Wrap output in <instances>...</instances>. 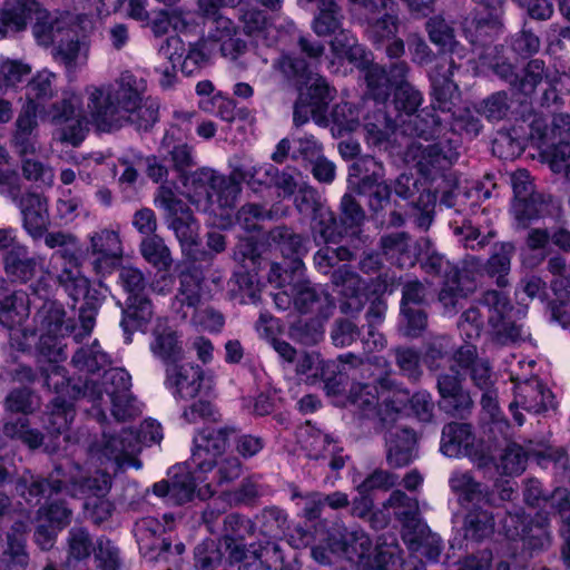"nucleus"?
<instances>
[{"label": "nucleus", "mask_w": 570, "mask_h": 570, "mask_svg": "<svg viewBox=\"0 0 570 570\" xmlns=\"http://www.w3.org/2000/svg\"><path fill=\"white\" fill-rule=\"evenodd\" d=\"M298 440L302 448L307 451L308 456L313 459L325 456L324 452L332 445L330 436L322 433L309 423L301 428Z\"/></svg>", "instance_id": "nucleus-49"}, {"label": "nucleus", "mask_w": 570, "mask_h": 570, "mask_svg": "<svg viewBox=\"0 0 570 570\" xmlns=\"http://www.w3.org/2000/svg\"><path fill=\"white\" fill-rule=\"evenodd\" d=\"M423 101L422 94L411 83H402L394 91V105L406 115H414Z\"/></svg>", "instance_id": "nucleus-64"}, {"label": "nucleus", "mask_w": 570, "mask_h": 570, "mask_svg": "<svg viewBox=\"0 0 570 570\" xmlns=\"http://www.w3.org/2000/svg\"><path fill=\"white\" fill-rule=\"evenodd\" d=\"M161 149L170 156L174 168L178 171H184L194 165L191 147L186 142H176L173 135H165Z\"/></svg>", "instance_id": "nucleus-55"}, {"label": "nucleus", "mask_w": 570, "mask_h": 570, "mask_svg": "<svg viewBox=\"0 0 570 570\" xmlns=\"http://www.w3.org/2000/svg\"><path fill=\"white\" fill-rule=\"evenodd\" d=\"M153 491L158 497L167 498L174 504L189 502L195 493V483L190 474L175 475L173 481H159L154 484Z\"/></svg>", "instance_id": "nucleus-30"}, {"label": "nucleus", "mask_w": 570, "mask_h": 570, "mask_svg": "<svg viewBox=\"0 0 570 570\" xmlns=\"http://www.w3.org/2000/svg\"><path fill=\"white\" fill-rule=\"evenodd\" d=\"M454 68V61L450 60L448 73L433 78L434 107L442 111L452 112L458 99V86L452 80Z\"/></svg>", "instance_id": "nucleus-34"}, {"label": "nucleus", "mask_w": 570, "mask_h": 570, "mask_svg": "<svg viewBox=\"0 0 570 570\" xmlns=\"http://www.w3.org/2000/svg\"><path fill=\"white\" fill-rule=\"evenodd\" d=\"M39 4L35 0L8 2L0 13V38L9 32H19L27 27L32 13H38Z\"/></svg>", "instance_id": "nucleus-24"}, {"label": "nucleus", "mask_w": 570, "mask_h": 570, "mask_svg": "<svg viewBox=\"0 0 570 570\" xmlns=\"http://www.w3.org/2000/svg\"><path fill=\"white\" fill-rule=\"evenodd\" d=\"M94 550V542L87 529L73 527L69 530L67 537V560L66 567L72 561H82L90 557Z\"/></svg>", "instance_id": "nucleus-40"}, {"label": "nucleus", "mask_w": 570, "mask_h": 570, "mask_svg": "<svg viewBox=\"0 0 570 570\" xmlns=\"http://www.w3.org/2000/svg\"><path fill=\"white\" fill-rule=\"evenodd\" d=\"M166 384L181 400L194 399L200 391L204 371L198 365H171L166 370Z\"/></svg>", "instance_id": "nucleus-13"}, {"label": "nucleus", "mask_w": 570, "mask_h": 570, "mask_svg": "<svg viewBox=\"0 0 570 570\" xmlns=\"http://www.w3.org/2000/svg\"><path fill=\"white\" fill-rule=\"evenodd\" d=\"M66 441L82 446L90 456L101 463L114 461L118 466H140L137 459L140 451L139 438L130 430H124L118 435L104 433L100 441H92L89 430L80 428L75 433L67 434Z\"/></svg>", "instance_id": "nucleus-4"}, {"label": "nucleus", "mask_w": 570, "mask_h": 570, "mask_svg": "<svg viewBox=\"0 0 570 570\" xmlns=\"http://www.w3.org/2000/svg\"><path fill=\"white\" fill-rule=\"evenodd\" d=\"M366 214L355 196L346 193L340 203V220L346 228H355L363 225Z\"/></svg>", "instance_id": "nucleus-58"}, {"label": "nucleus", "mask_w": 570, "mask_h": 570, "mask_svg": "<svg viewBox=\"0 0 570 570\" xmlns=\"http://www.w3.org/2000/svg\"><path fill=\"white\" fill-rule=\"evenodd\" d=\"M276 67L288 79H297L307 86V92L303 95L311 102L312 117L317 125L326 126L325 111L332 100L331 88L326 80L317 73L307 71V63L301 58L282 56Z\"/></svg>", "instance_id": "nucleus-5"}, {"label": "nucleus", "mask_w": 570, "mask_h": 570, "mask_svg": "<svg viewBox=\"0 0 570 570\" xmlns=\"http://www.w3.org/2000/svg\"><path fill=\"white\" fill-rule=\"evenodd\" d=\"M402 537L411 551L421 552L429 560L439 558L441 540L419 517L403 524Z\"/></svg>", "instance_id": "nucleus-14"}, {"label": "nucleus", "mask_w": 570, "mask_h": 570, "mask_svg": "<svg viewBox=\"0 0 570 570\" xmlns=\"http://www.w3.org/2000/svg\"><path fill=\"white\" fill-rule=\"evenodd\" d=\"M71 362L80 371L95 373L109 363V357L95 342L90 346L80 347L72 356Z\"/></svg>", "instance_id": "nucleus-50"}, {"label": "nucleus", "mask_w": 570, "mask_h": 570, "mask_svg": "<svg viewBox=\"0 0 570 570\" xmlns=\"http://www.w3.org/2000/svg\"><path fill=\"white\" fill-rule=\"evenodd\" d=\"M130 375L122 368H110L104 373L101 385L110 400L130 392Z\"/></svg>", "instance_id": "nucleus-60"}, {"label": "nucleus", "mask_w": 570, "mask_h": 570, "mask_svg": "<svg viewBox=\"0 0 570 570\" xmlns=\"http://www.w3.org/2000/svg\"><path fill=\"white\" fill-rule=\"evenodd\" d=\"M170 228L174 230L183 250H190L198 244V225L189 208L170 217Z\"/></svg>", "instance_id": "nucleus-37"}, {"label": "nucleus", "mask_w": 570, "mask_h": 570, "mask_svg": "<svg viewBox=\"0 0 570 570\" xmlns=\"http://www.w3.org/2000/svg\"><path fill=\"white\" fill-rule=\"evenodd\" d=\"M544 450L543 444L534 446L532 442L527 446L509 443L500 456L499 469L505 475H519L524 472L530 458H544Z\"/></svg>", "instance_id": "nucleus-21"}, {"label": "nucleus", "mask_w": 570, "mask_h": 570, "mask_svg": "<svg viewBox=\"0 0 570 570\" xmlns=\"http://www.w3.org/2000/svg\"><path fill=\"white\" fill-rule=\"evenodd\" d=\"M351 177H360L356 183L351 181L352 189L361 196L367 197L371 210L380 212L390 202L391 188L384 181L383 166L371 156L360 157L350 168Z\"/></svg>", "instance_id": "nucleus-6"}, {"label": "nucleus", "mask_w": 570, "mask_h": 570, "mask_svg": "<svg viewBox=\"0 0 570 570\" xmlns=\"http://www.w3.org/2000/svg\"><path fill=\"white\" fill-rule=\"evenodd\" d=\"M151 352L165 362H176L183 355V347L177 332L165 318H158L153 330Z\"/></svg>", "instance_id": "nucleus-22"}, {"label": "nucleus", "mask_w": 570, "mask_h": 570, "mask_svg": "<svg viewBox=\"0 0 570 570\" xmlns=\"http://www.w3.org/2000/svg\"><path fill=\"white\" fill-rule=\"evenodd\" d=\"M365 80L367 83L368 94L374 100L384 102L389 99L392 86L390 83L387 71L383 67L379 65H372L368 67L366 70Z\"/></svg>", "instance_id": "nucleus-53"}, {"label": "nucleus", "mask_w": 570, "mask_h": 570, "mask_svg": "<svg viewBox=\"0 0 570 570\" xmlns=\"http://www.w3.org/2000/svg\"><path fill=\"white\" fill-rule=\"evenodd\" d=\"M75 414L72 403L58 395L51 401V410L48 413L45 428L51 435L66 433L75 419Z\"/></svg>", "instance_id": "nucleus-35"}, {"label": "nucleus", "mask_w": 570, "mask_h": 570, "mask_svg": "<svg viewBox=\"0 0 570 570\" xmlns=\"http://www.w3.org/2000/svg\"><path fill=\"white\" fill-rule=\"evenodd\" d=\"M514 246L511 243H501L495 246L494 252L484 264L485 274L494 279L498 287L509 286V274L511 271V259L514 254Z\"/></svg>", "instance_id": "nucleus-29"}, {"label": "nucleus", "mask_w": 570, "mask_h": 570, "mask_svg": "<svg viewBox=\"0 0 570 570\" xmlns=\"http://www.w3.org/2000/svg\"><path fill=\"white\" fill-rule=\"evenodd\" d=\"M27 528L24 521L18 520L12 523L6 533V547L2 554L8 567L26 569L29 564L26 538Z\"/></svg>", "instance_id": "nucleus-25"}, {"label": "nucleus", "mask_w": 570, "mask_h": 570, "mask_svg": "<svg viewBox=\"0 0 570 570\" xmlns=\"http://www.w3.org/2000/svg\"><path fill=\"white\" fill-rule=\"evenodd\" d=\"M80 326L73 318L67 317L65 309L56 302L46 301L35 315L36 331L39 333L37 350L50 363L67 358L65 338L75 333V341L80 342L90 334L95 326L92 309H80Z\"/></svg>", "instance_id": "nucleus-2"}, {"label": "nucleus", "mask_w": 570, "mask_h": 570, "mask_svg": "<svg viewBox=\"0 0 570 570\" xmlns=\"http://www.w3.org/2000/svg\"><path fill=\"white\" fill-rule=\"evenodd\" d=\"M268 240L278 246L284 256H298L306 252L304 238L286 226L273 228L268 234Z\"/></svg>", "instance_id": "nucleus-44"}, {"label": "nucleus", "mask_w": 570, "mask_h": 570, "mask_svg": "<svg viewBox=\"0 0 570 570\" xmlns=\"http://www.w3.org/2000/svg\"><path fill=\"white\" fill-rule=\"evenodd\" d=\"M86 94L88 116L80 95L72 89L63 90L61 98L49 106V120L61 144L79 146L90 122L98 131L110 132L127 121L148 129L158 119V105L144 98L141 82L129 72L121 73L115 83L89 86Z\"/></svg>", "instance_id": "nucleus-1"}, {"label": "nucleus", "mask_w": 570, "mask_h": 570, "mask_svg": "<svg viewBox=\"0 0 570 570\" xmlns=\"http://www.w3.org/2000/svg\"><path fill=\"white\" fill-rule=\"evenodd\" d=\"M212 51V43L205 39H200L190 45L181 63V71L187 76L193 75L195 71L207 65Z\"/></svg>", "instance_id": "nucleus-56"}, {"label": "nucleus", "mask_w": 570, "mask_h": 570, "mask_svg": "<svg viewBox=\"0 0 570 570\" xmlns=\"http://www.w3.org/2000/svg\"><path fill=\"white\" fill-rule=\"evenodd\" d=\"M20 208L23 226L33 239L45 235L49 226L47 199L39 194L29 193L21 197Z\"/></svg>", "instance_id": "nucleus-18"}, {"label": "nucleus", "mask_w": 570, "mask_h": 570, "mask_svg": "<svg viewBox=\"0 0 570 570\" xmlns=\"http://www.w3.org/2000/svg\"><path fill=\"white\" fill-rule=\"evenodd\" d=\"M3 263L6 273L21 282L31 279L38 265L37 259L30 257L27 247L22 245L12 246L6 253Z\"/></svg>", "instance_id": "nucleus-31"}, {"label": "nucleus", "mask_w": 570, "mask_h": 570, "mask_svg": "<svg viewBox=\"0 0 570 570\" xmlns=\"http://www.w3.org/2000/svg\"><path fill=\"white\" fill-rule=\"evenodd\" d=\"M494 518L491 512L483 509H473L464 520L465 538L476 542L490 538L494 532Z\"/></svg>", "instance_id": "nucleus-38"}, {"label": "nucleus", "mask_w": 570, "mask_h": 570, "mask_svg": "<svg viewBox=\"0 0 570 570\" xmlns=\"http://www.w3.org/2000/svg\"><path fill=\"white\" fill-rule=\"evenodd\" d=\"M436 204V195L431 190H423L417 200L412 203L417 227L426 230L434 217V209Z\"/></svg>", "instance_id": "nucleus-62"}, {"label": "nucleus", "mask_w": 570, "mask_h": 570, "mask_svg": "<svg viewBox=\"0 0 570 570\" xmlns=\"http://www.w3.org/2000/svg\"><path fill=\"white\" fill-rule=\"evenodd\" d=\"M384 510L392 509L395 518L402 524L414 520L420 515L419 502L416 499L410 498L401 490H394L390 498L383 503Z\"/></svg>", "instance_id": "nucleus-46"}, {"label": "nucleus", "mask_w": 570, "mask_h": 570, "mask_svg": "<svg viewBox=\"0 0 570 570\" xmlns=\"http://www.w3.org/2000/svg\"><path fill=\"white\" fill-rule=\"evenodd\" d=\"M62 481L24 471L16 481L17 493L28 503L38 504L43 498L61 491Z\"/></svg>", "instance_id": "nucleus-20"}, {"label": "nucleus", "mask_w": 570, "mask_h": 570, "mask_svg": "<svg viewBox=\"0 0 570 570\" xmlns=\"http://www.w3.org/2000/svg\"><path fill=\"white\" fill-rule=\"evenodd\" d=\"M236 432L237 429L229 425L204 430L196 439L191 455L194 464L203 471L210 470L216 458L227 449L229 438Z\"/></svg>", "instance_id": "nucleus-9"}, {"label": "nucleus", "mask_w": 570, "mask_h": 570, "mask_svg": "<svg viewBox=\"0 0 570 570\" xmlns=\"http://www.w3.org/2000/svg\"><path fill=\"white\" fill-rule=\"evenodd\" d=\"M57 76L55 72L43 69L36 75L27 83L26 98L27 102H40L51 100L57 95L55 81Z\"/></svg>", "instance_id": "nucleus-39"}, {"label": "nucleus", "mask_w": 570, "mask_h": 570, "mask_svg": "<svg viewBox=\"0 0 570 570\" xmlns=\"http://www.w3.org/2000/svg\"><path fill=\"white\" fill-rule=\"evenodd\" d=\"M29 298L22 291H12L0 297V324L12 328L21 325L29 316Z\"/></svg>", "instance_id": "nucleus-28"}, {"label": "nucleus", "mask_w": 570, "mask_h": 570, "mask_svg": "<svg viewBox=\"0 0 570 570\" xmlns=\"http://www.w3.org/2000/svg\"><path fill=\"white\" fill-rule=\"evenodd\" d=\"M3 434L21 441L31 450L40 448L43 443V434L39 430L30 428V422L24 416L4 422Z\"/></svg>", "instance_id": "nucleus-41"}, {"label": "nucleus", "mask_w": 570, "mask_h": 570, "mask_svg": "<svg viewBox=\"0 0 570 570\" xmlns=\"http://www.w3.org/2000/svg\"><path fill=\"white\" fill-rule=\"evenodd\" d=\"M90 253L96 256L95 269L100 273L111 268L122 256L119 234L111 229H101L90 237Z\"/></svg>", "instance_id": "nucleus-16"}, {"label": "nucleus", "mask_w": 570, "mask_h": 570, "mask_svg": "<svg viewBox=\"0 0 570 570\" xmlns=\"http://www.w3.org/2000/svg\"><path fill=\"white\" fill-rule=\"evenodd\" d=\"M410 243L411 236L406 232H394L381 236L379 245L384 256L403 266L404 258H410Z\"/></svg>", "instance_id": "nucleus-45"}, {"label": "nucleus", "mask_w": 570, "mask_h": 570, "mask_svg": "<svg viewBox=\"0 0 570 570\" xmlns=\"http://www.w3.org/2000/svg\"><path fill=\"white\" fill-rule=\"evenodd\" d=\"M480 443L469 423L450 422L445 424L441 433V452L449 458L479 455Z\"/></svg>", "instance_id": "nucleus-10"}, {"label": "nucleus", "mask_w": 570, "mask_h": 570, "mask_svg": "<svg viewBox=\"0 0 570 570\" xmlns=\"http://www.w3.org/2000/svg\"><path fill=\"white\" fill-rule=\"evenodd\" d=\"M94 28L91 19L87 14L62 12L53 14L40 9L32 27V33L40 46L48 47L69 33L78 30L89 32Z\"/></svg>", "instance_id": "nucleus-7"}, {"label": "nucleus", "mask_w": 570, "mask_h": 570, "mask_svg": "<svg viewBox=\"0 0 570 570\" xmlns=\"http://www.w3.org/2000/svg\"><path fill=\"white\" fill-rule=\"evenodd\" d=\"M321 247L314 255L315 267L323 272L328 273L340 262H347L353 259V253L345 246L332 247L328 243Z\"/></svg>", "instance_id": "nucleus-54"}, {"label": "nucleus", "mask_w": 570, "mask_h": 570, "mask_svg": "<svg viewBox=\"0 0 570 570\" xmlns=\"http://www.w3.org/2000/svg\"><path fill=\"white\" fill-rule=\"evenodd\" d=\"M511 184L517 199L514 204L515 217L518 220L525 224L537 216L535 208L529 203L533 191L529 173L525 169L514 171L511 175Z\"/></svg>", "instance_id": "nucleus-26"}, {"label": "nucleus", "mask_w": 570, "mask_h": 570, "mask_svg": "<svg viewBox=\"0 0 570 570\" xmlns=\"http://www.w3.org/2000/svg\"><path fill=\"white\" fill-rule=\"evenodd\" d=\"M151 316L153 306L148 298H135L134 303H128L121 321V326L127 334V341H130V335L149 322Z\"/></svg>", "instance_id": "nucleus-42"}, {"label": "nucleus", "mask_w": 570, "mask_h": 570, "mask_svg": "<svg viewBox=\"0 0 570 570\" xmlns=\"http://www.w3.org/2000/svg\"><path fill=\"white\" fill-rule=\"evenodd\" d=\"M451 372L438 377V391L441 396L440 407L452 415H463L471 410L473 401L469 392L463 390L453 366Z\"/></svg>", "instance_id": "nucleus-12"}, {"label": "nucleus", "mask_w": 570, "mask_h": 570, "mask_svg": "<svg viewBox=\"0 0 570 570\" xmlns=\"http://www.w3.org/2000/svg\"><path fill=\"white\" fill-rule=\"evenodd\" d=\"M449 485L452 492L458 495V500L462 505L478 502L489 505L495 504L488 487L476 481L469 472L456 471L452 473Z\"/></svg>", "instance_id": "nucleus-19"}, {"label": "nucleus", "mask_w": 570, "mask_h": 570, "mask_svg": "<svg viewBox=\"0 0 570 570\" xmlns=\"http://www.w3.org/2000/svg\"><path fill=\"white\" fill-rule=\"evenodd\" d=\"M294 305L301 313H314L325 315L326 309L333 307V302L327 294H320L309 282H297L292 286Z\"/></svg>", "instance_id": "nucleus-27"}, {"label": "nucleus", "mask_w": 570, "mask_h": 570, "mask_svg": "<svg viewBox=\"0 0 570 570\" xmlns=\"http://www.w3.org/2000/svg\"><path fill=\"white\" fill-rule=\"evenodd\" d=\"M31 71L32 67L22 60H3L0 63V89L17 88Z\"/></svg>", "instance_id": "nucleus-52"}, {"label": "nucleus", "mask_w": 570, "mask_h": 570, "mask_svg": "<svg viewBox=\"0 0 570 570\" xmlns=\"http://www.w3.org/2000/svg\"><path fill=\"white\" fill-rule=\"evenodd\" d=\"M480 267L481 261L475 257H470L464 261L462 268L452 267L446 272L445 276L455 281V284L458 283L463 291H466V295H470L476 287L473 275Z\"/></svg>", "instance_id": "nucleus-63"}, {"label": "nucleus", "mask_w": 570, "mask_h": 570, "mask_svg": "<svg viewBox=\"0 0 570 570\" xmlns=\"http://www.w3.org/2000/svg\"><path fill=\"white\" fill-rule=\"evenodd\" d=\"M514 406L540 414L553 406V395L538 379L527 380L515 386L514 401L510 409L513 410Z\"/></svg>", "instance_id": "nucleus-15"}, {"label": "nucleus", "mask_w": 570, "mask_h": 570, "mask_svg": "<svg viewBox=\"0 0 570 570\" xmlns=\"http://www.w3.org/2000/svg\"><path fill=\"white\" fill-rule=\"evenodd\" d=\"M178 43V38H167L158 51L159 61L157 62L155 70L159 73V82L164 88L171 87L176 79L175 58L174 53H171L169 49Z\"/></svg>", "instance_id": "nucleus-51"}, {"label": "nucleus", "mask_w": 570, "mask_h": 570, "mask_svg": "<svg viewBox=\"0 0 570 570\" xmlns=\"http://www.w3.org/2000/svg\"><path fill=\"white\" fill-rule=\"evenodd\" d=\"M513 306L504 294L485 291L476 305L468 308L462 315L459 328L468 338L479 337L487 318L489 333L493 342L500 345L515 343L521 340V328L510 317Z\"/></svg>", "instance_id": "nucleus-3"}, {"label": "nucleus", "mask_w": 570, "mask_h": 570, "mask_svg": "<svg viewBox=\"0 0 570 570\" xmlns=\"http://www.w3.org/2000/svg\"><path fill=\"white\" fill-rule=\"evenodd\" d=\"M456 158L458 153L443 142L423 145L413 141L405 151L406 161L425 177L449 168Z\"/></svg>", "instance_id": "nucleus-8"}, {"label": "nucleus", "mask_w": 570, "mask_h": 570, "mask_svg": "<svg viewBox=\"0 0 570 570\" xmlns=\"http://www.w3.org/2000/svg\"><path fill=\"white\" fill-rule=\"evenodd\" d=\"M331 283L334 291L345 298H357L366 287L362 277L346 265L332 273Z\"/></svg>", "instance_id": "nucleus-36"}, {"label": "nucleus", "mask_w": 570, "mask_h": 570, "mask_svg": "<svg viewBox=\"0 0 570 570\" xmlns=\"http://www.w3.org/2000/svg\"><path fill=\"white\" fill-rule=\"evenodd\" d=\"M40 407V400L28 387L11 390L4 399V409L10 413L32 414Z\"/></svg>", "instance_id": "nucleus-47"}, {"label": "nucleus", "mask_w": 570, "mask_h": 570, "mask_svg": "<svg viewBox=\"0 0 570 570\" xmlns=\"http://www.w3.org/2000/svg\"><path fill=\"white\" fill-rule=\"evenodd\" d=\"M199 180L208 184L209 188L218 196L223 206H232L240 193V187L229 176L217 174L209 168H202L198 173Z\"/></svg>", "instance_id": "nucleus-32"}, {"label": "nucleus", "mask_w": 570, "mask_h": 570, "mask_svg": "<svg viewBox=\"0 0 570 570\" xmlns=\"http://www.w3.org/2000/svg\"><path fill=\"white\" fill-rule=\"evenodd\" d=\"M541 157L556 175L570 183V144L568 141L552 144L542 151Z\"/></svg>", "instance_id": "nucleus-43"}, {"label": "nucleus", "mask_w": 570, "mask_h": 570, "mask_svg": "<svg viewBox=\"0 0 570 570\" xmlns=\"http://www.w3.org/2000/svg\"><path fill=\"white\" fill-rule=\"evenodd\" d=\"M453 361L461 368L470 370L473 384L482 390L494 386V379L488 360L479 357L476 347L471 344L461 346L454 354Z\"/></svg>", "instance_id": "nucleus-17"}, {"label": "nucleus", "mask_w": 570, "mask_h": 570, "mask_svg": "<svg viewBox=\"0 0 570 570\" xmlns=\"http://www.w3.org/2000/svg\"><path fill=\"white\" fill-rule=\"evenodd\" d=\"M81 30L69 33L68 38L61 37L53 47V59L63 65L67 71H75L80 57L86 58L89 51V41Z\"/></svg>", "instance_id": "nucleus-23"}, {"label": "nucleus", "mask_w": 570, "mask_h": 570, "mask_svg": "<svg viewBox=\"0 0 570 570\" xmlns=\"http://www.w3.org/2000/svg\"><path fill=\"white\" fill-rule=\"evenodd\" d=\"M366 22L367 33L376 45L394 38L399 30V18L393 11L384 12L380 18L367 17Z\"/></svg>", "instance_id": "nucleus-48"}, {"label": "nucleus", "mask_w": 570, "mask_h": 570, "mask_svg": "<svg viewBox=\"0 0 570 570\" xmlns=\"http://www.w3.org/2000/svg\"><path fill=\"white\" fill-rule=\"evenodd\" d=\"M200 302V282L191 273H183L180 275V287L175 297V303L181 307L195 308Z\"/></svg>", "instance_id": "nucleus-61"}, {"label": "nucleus", "mask_w": 570, "mask_h": 570, "mask_svg": "<svg viewBox=\"0 0 570 570\" xmlns=\"http://www.w3.org/2000/svg\"><path fill=\"white\" fill-rule=\"evenodd\" d=\"M139 250L144 259L161 272H167L173 265V257L169 247L159 235L145 237Z\"/></svg>", "instance_id": "nucleus-33"}, {"label": "nucleus", "mask_w": 570, "mask_h": 570, "mask_svg": "<svg viewBox=\"0 0 570 570\" xmlns=\"http://www.w3.org/2000/svg\"><path fill=\"white\" fill-rule=\"evenodd\" d=\"M58 282L75 301L86 298L89 293V281L81 275L79 268H63L58 275Z\"/></svg>", "instance_id": "nucleus-59"}, {"label": "nucleus", "mask_w": 570, "mask_h": 570, "mask_svg": "<svg viewBox=\"0 0 570 570\" xmlns=\"http://www.w3.org/2000/svg\"><path fill=\"white\" fill-rule=\"evenodd\" d=\"M430 40L443 50H453L456 45L454 29L441 17L431 18L426 22Z\"/></svg>", "instance_id": "nucleus-57"}, {"label": "nucleus", "mask_w": 570, "mask_h": 570, "mask_svg": "<svg viewBox=\"0 0 570 570\" xmlns=\"http://www.w3.org/2000/svg\"><path fill=\"white\" fill-rule=\"evenodd\" d=\"M386 462L393 469L407 466L417 452V436L409 428L391 430L385 438Z\"/></svg>", "instance_id": "nucleus-11"}]
</instances>
